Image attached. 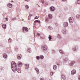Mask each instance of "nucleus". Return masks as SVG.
<instances>
[{
  "instance_id": "nucleus-1",
  "label": "nucleus",
  "mask_w": 80,
  "mask_h": 80,
  "mask_svg": "<svg viewBox=\"0 0 80 80\" xmlns=\"http://www.w3.org/2000/svg\"><path fill=\"white\" fill-rule=\"evenodd\" d=\"M17 63H16L15 62L12 61L11 63V68L12 70L13 71H14V72L15 71V68H16L17 67Z\"/></svg>"
},
{
  "instance_id": "nucleus-2",
  "label": "nucleus",
  "mask_w": 80,
  "mask_h": 80,
  "mask_svg": "<svg viewBox=\"0 0 80 80\" xmlns=\"http://www.w3.org/2000/svg\"><path fill=\"white\" fill-rule=\"evenodd\" d=\"M53 18V16L52 14H49L48 15V18H45V22L47 23H48L49 21L50 20H52V18Z\"/></svg>"
},
{
  "instance_id": "nucleus-3",
  "label": "nucleus",
  "mask_w": 80,
  "mask_h": 80,
  "mask_svg": "<svg viewBox=\"0 0 80 80\" xmlns=\"http://www.w3.org/2000/svg\"><path fill=\"white\" fill-rule=\"evenodd\" d=\"M14 71H13V72L14 73H15L16 72H18V73H21V72H22V70H21V68H20V67H17L16 68H15V69H14Z\"/></svg>"
},
{
  "instance_id": "nucleus-4",
  "label": "nucleus",
  "mask_w": 80,
  "mask_h": 80,
  "mask_svg": "<svg viewBox=\"0 0 80 80\" xmlns=\"http://www.w3.org/2000/svg\"><path fill=\"white\" fill-rule=\"evenodd\" d=\"M68 20L69 23H73V22H74V21L75 20V19L72 17L69 18Z\"/></svg>"
},
{
  "instance_id": "nucleus-5",
  "label": "nucleus",
  "mask_w": 80,
  "mask_h": 80,
  "mask_svg": "<svg viewBox=\"0 0 80 80\" xmlns=\"http://www.w3.org/2000/svg\"><path fill=\"white\" fill-rule=\"evenodd\" d=\"M48 48H47V46L46 45H43L42 47V50L43 51V52H45L47 50V49Z\"/></svg>"
},
{
  "instance_id": "nucleus-6",
  "label": "nucleus",
  "mask_w": 80,
  "mask_h": 80,
  "mask_svg": "<svg viewBox=\"0 0 80 80\" xmlns=\"http://www.w3.org/2000/svg\"><path fill=\"white\" fill-rule=\"evenodd\" d=\"M23 32L24 33L28 32V28L27 27H23L22 28Z\"/></svg>"
},
{
  "instance_id": "nucleus-7",
  "label": "nucleus",
  "mask_w": 80,
  "mask_h": 80,
  "mask_svg": "<svg viewBox=\"0 0 80 80\" xmlns=\"http://www.w3.org/2000/svg\"><path fill=\"white\" fill-rule=\"evenodd\" d=\"M50 10L51 12H54L55 10V7L53 6L51 7L50 8Z\"/></svg>"
},
{
  "instance_id": "nucleus-8",
  "label": "nucleus",
  "mask_w": 80,
  "mask_h": 80,
  "mask_svg": "<svg viewBox=\"0 0 80 80\" xmlns=\"http://www.w3.org/2000/svg\"><path fill=\"white\" fill-rule=\"evenodd\" d=\"M75 63V61H71L69 63V65L70 66H73L74 64Z\"/></svg>"
},
{
  "instance_id": "nucleus-9",
  "label": "nucleus",
  "mask_w": 80,
  "mask_h": 80,
  "mask_svg": "<svg viewBox=\"0 0 80 80\" xmlns=\"http://www.w3.org/2000/svg\"><path fill=\"white\" fill-rule=\"evenodd\" d=\"M68 22H65L63 23V26L64 27H65V28H66V27H68Z\"/></svg>"
},
{
  "instance_id": "nucleus-10",
  "label": "nucleus",
  "mask_w": 80,
  "mask_h": 80,
  "mask_svg": "<svg viewBox=\"0 0 80 80\" xmlns=\"http://www.w3.org/2000/svg\"><path fill=\"white\" fill-rule=\"evenodd\" d=\"M76 73V71L75 69H73L72 71L71 72V75H74V74H75Z\"/></svg>"
},
{
  "instance_id": "nucleus-11",
  "label": "nucleus",
  "mask_w": 80,
  "mask_h": 80,
  "mask_svg": "<svg viewBox=\"0 0 80 80\" xmlns=\"http://www.w3.org/2000/svg\"><path fill=\"white\" fill-rule=\"evenodd\" d=\"M21 57H22V55L20 54H18L17 55V58L18 60H20Z\"/></svg>"
},
{
  "instance_id": "nucleus-12",
  "label": "nucleus",
  "mask_w": 80,
  "mask_h": 80,
  "mask_svg": "<svg viewBox=\"0 0 80 80\" xmlns=\"http://www.w3.org/2000/svg\"><path fill=\"white\" fill-rule=\"evenodd\" d=\"M25 69H28L29 68V64H25Z\"/></svg>"
},
{
  "instance_id": "nucleus-13",
  "label": "nucleus",
  "mask_w": 80,
  "mask_h": 80,
  "mask_svg": "<svg viewBox=\"0 0 80 80\" xmlns=\"http://www.w3.org/2000/svg\"><path fill=\"white\" fill-rule=\"evenodd\" d=\"M59 52H60V53H61L62 55H63V54H65V52H63V50H59Z\"/></svg>"
},
{
  "instance_id": "nucleus-14",
  "label": "nucleus",
  "mask_w": 80,
  "mask_h": 80,
  "mask_svg": "<svg viewBox=\"0 0 80 80\" xmlns=\"http://www.w3.org/2000/svg\"><path fill=\"white\" fill-rule=\"evenodd\" d=\"M3 55L4 58L7 59V54L4 53L3 54Z\"/></svg>"
},
{
  "instance_id": "nucleus-15",
  "label": "nucleus",
  "mask_w": 80,
  "mask_h": 80,
  "mask_svg": "<svg viewBox=\"0 0 80 80\" xmlns=\"http://www.w3.org/2000/svg\"><path fill=\"white\" fill-rule=\"evenodd\" d=\"M2 27L4 29H6V28H7V25H6V24H3Z\"/></svg>"
},
{
  "instance_id": "nucleus-16",
  "label": "nucleus",
  "mask_w": 80,
  "mask_h": 80,
  "mask_svg": "<svg viewBox=\"0 0 80 80\" xmlns=\"http://www.w3.org/2000/svg\"><path fill=\"white\" fill-rule=\"evenodd\" d=\"M35 70H36V72H37V73H38H38H39V70L37 68V67H35Z\"/></svg>"
},
{
  "instance_id": "nucleus-17",
  "label": "nucleus",
  "mask_w": 80,
  "mask_h": 80,
  "mask_svg": "<svg viewBox=\"0 0 80 80\" xmlns=\"http://www.w3.org/2000/svg\"><path fill=\"white\" fill-rule=\"evenodd\" d=\"M62 77L63 80H65L66 78L65 77V75L64 74H62Z\"/></svg>"
},
{
  "instance_id": "nucleus-18",
  "label": "nucleus",
  "mask_w": 80,
  "mask_h": 80,
  "mask_svg": "<svg viewBox=\"0 0 80 80\" xmlns=\"http://www.w3.org/2000/svg\"><path fill=\"white\" fill-rule=\"evenodd\" d=\"M8 6L9 7V8H12V4L11 3H8Z\"/></svg>"
},
{
  "instance_id": "nucleus-19",
  "label": "nucleus",
  "mask_w": 80,
  "mask_h": 80,
  "mask_svg": "<svg viewBox=\"0 0 80 80\" xmlns=\"http://www.w3.org/2000/svg\"><path fill=\"white\" fill-rule=\"evenodd\" d=\"M57 67L56 65H53V68L54 70H57Z\"/></svg>"
},
{
  "instance_id": "nucleus-20",
  "label": "nucleus",
  "mask_w": 80,
  "mask_h": 80,
  "mask_svg": "<svg viewBox=\"0 0 80 80\" xmlns=\"http://www.w3.org/2000/svg\"><path fill=\"white\" fill-rule=\"evenodd\" d=\"M27 51H28V52H29V53H30L31 52H32V50H31V48H28Z\"/></svg>"
},
{
  "instance_id": "nucleus-21",
  "label": "nucleus",
  "mask_w": 80,
  "mask_h": 80,
  "mask_svg": "<svg viewBox=\"0 0 80 80\" xmlns=\"http://www.w3.org/2000/svg\"><path fill=\"white\" fill-rule=\"evenodd\" d=\"M40 58L41 59H43V58H44V56H43L42 55H40Z\"/></svg>"
},
{
  "instance_id": "nucleus-22",
  "label": "nucleus",
  "mask_w": 80,
  "mask_h": 80,
  "mask_svg": "<svg viewBox=\"0 0 80 80\" xmlns=\"http://www.w3.org/2000/svg\"><path fill=\"white\" fill-rule=\"evenodd\" d=\"M12 39L11 38H9L8 39V42L9 43H11L12 42Z\"/></svg>"
},
{
  "instance_id": "nucleus-23",
  "label": "nucleus",
  "mask_w": 80,
  "mask_h": 80,
  "mask_svg": "<svg viewBox=\"0 0 80 80\" xmlns=\"http://www.w3.org/2000/svg\"><path fill=\"white\" fill-rule=\"evenodd\" d=\"M57 63L58 65H60L61 64V62L60 61H58L57 62Z\"/></svg>"
},
{
  "instance_id": "nucleus-24",
  "label": "nucleus",
  "mask_w": 80,
  "mask_h": 80,
  "mask_svg": "<svg viewBox=\"0 0 80 80\" xmlns=\"http://www.w3.org/2000/svg\"><path fill=\"white\" fill-rule=\"evenodd\" d=\"M22 62H19L18 63V65H19V66H22Z\"/></svg>"
},
{
  "instance_id": "nucleus-25",
  "label": "nucleus",
  "mask_w": 80,
  "mask_h": 80,
  "mask_svg": "<svg viewBox=\"0 0 80 80\" xmlns=\"http://www.w3.org/2000/svg\"><path fill=\"white\" fill-rule=\"evenodd\" d=\"M57 37L58 38H59V39H60V38H62V37H61V36H60V34L58 35Z\"/></svg>"
},
{
  "instance_id": "nucleus-26",
  "label": "nucleus",
  "mask_w": 80,
  "mask_h": 80,
  "mask_svg": "<svg viewBox=\"0 0 80 80\" xmlns=\"http://www.w3.org/2000/svg\"><path fill=\"white\" fill-rule=\"evenodd\" d=\"M76 17L77 18H78V19H80V15L78 14L76 15Z\"/></svg>"
},
{
  "instance_id": "nucleus-27",
  "label": "nucleus",
  "mask_w": 80,
  "mask_h": 80,
  "mask_svg": "<svg viewBox=\"0 0 80 80\" xmlns=\"http://www.w3.org/2000/svg\"><path fill=\"white\" fill-rule=\"evenodd\" d=\"M40 21L38 20H35L34 21V23H40Z\"/></svg>"
},
{
  "instance_id": "nucleus-28",
  "label": "nucleus",
  "mask_w": 80,
  "mask_h": 80,
  "mask_svg": "<svg viewBox=\"0 0 80 80\" xmlns=\"http://www.w3.org/2000/svg\"><path fill=\"white\" fill-rule=\"evenodd\" d=\"M25 7L26 8V9H29V7L28 6V5H26Z\"/></svg>"
},
{
  "instance_id": "nucleus-29",
  "label": "nucleus",
  "mask_w": 80,
  "mask_h": 80,
  "mask_svg": "<svg viewBox=\"0 0 80 80\" xmlns=\"http://www.w3.org/2000/svg\"><path fill=\"white\" fill-rule=\"evenodd\" d=\"M36 58L38 60H40V57H39L38 56H37Z\"/></svg>"
},
{
  "instance_id": "nucleus-30",
  "label": "nucleus",
  "mask_w": 80,
  "mask_h": 80,
  "mask_svg": "<svg viewBox=\"0 0 80 80\" xmlns=\"http://www.w3.org/2000/svg\"><path fill=\"white\" fill-rule=\"evenodd\" d=\"M48 28L50 30H52L53 29V28H52V26H49L48 27Z\"/></svg>"
},
{
  "instance_id": "nucleus-31",
  "label": "nucleus",
  "mask_w": 80,
  "mask_h": 80,
  "mask_svg": "<svg viewBox=\"0 0 80 80\" xmlns=\"http://www.w3.org/2000/svg\"><path fill=\"white\" fill-rule=\"evenodd\" d=\"M49 40H52V36L49 35L48 37Z\"/></svg>"
},
{
  "instance_id": "nucleus-32",
  "label": "nucleus",
  "mask_w": 80,
  "mask_h": 80,
  "mask_svg": "<svg viewBox=\"0 0 80 80\" xmlns=\"http://www.w3.org/2000/svg\"><path fill=\"white\" fill-rule=\"evenodd\" d=\"M62 33L63 34H66V31H65V30H63Z\"/></svg>"
},
{
  "instance_id": "nucleus-33",
  "label": "nucleus",
  "mask_w": 80,
  "mask_h": 80,
  "mask_svg": "<svg viewBox=\"0 0 80 80\" xmlns=\"http://www.w3.org/2000/svg\"><path fill=\"white\" fill-rule=\"evenodd\" d=\"M41 3H42V4H43V3H44V0H41Z\"/></svg>"
},
{
  "instance_id": "nucleus-34",
  "label": "nucleus",
  "mask_w": 80,
  "mask_h": 80,
  "mask_svg": "<svg viewBox=\"0 0 80 80\" xmlns=\"http://www.w3.org/2000/svg\"><path fill=\"white\" fill-rule=\"evenodd\" d=\"M77 3L78 4V5H80V1L79 0H78L77 1Z\"/></svg>"
},
{
  "instance_id": "nucleus-35",
  "label": "nucleus",
  "mask_w": 80,
  "mask_h": 80,
  "mask_svg": "<svg viewBox=\"0 0 80 80\" xmlns=\"http://www.w3.org/2000/svg\"><path fill=\"white\" fill-rule=\"evenodd\" d=\"M72 49L73 50V51H75V50H76V48H75V47H73Z\"/></svg>"
},
{
  "instance_id": "nucleus-36",
  "label": "nucleus",
  "mask_w": 80,
  "mask_h": 80,
  "mask_svg": "<svg viewBox=\"0 0 80 80\" xmlns=\"http://www.w3.org/2000/svg\"><path fill=\"white\" fill-rule=\"evenodd\" d=\"M38 18H39L38 16H37L35 17V19H38Z\"/></svg>"
},
{
  "instance_id": "nucleus-37",
  "label": "nucleus",
  "mask_w": 80,
  "mask_h": 80,
  "mask_svg": "<svg viewBox=\"0 0 80 80\" xmlns=\"http://www.w3.org/2000/svg\"><path fill=\"white\" fill-rule=\"evenodd\" d=\"M37 35L38 36V37H39V36H40V34L39 33H38Z\"/></svg>"
},
{
  "instance_id": "nucleus-38",
  "label": "nucleus",
  "mask_w": 80,
  "mask_h": 80,
  "mask_svg": "<svg viewBox=\"0 0 80 80\" xmlns=\"http://www.w3.org/2000/svg\"><path fill=\"white\" fill-rule=\"evenodd\" d=\"M1 70H4V68H1Z\"/></svg>"
},
{
  "instance_id": "nucleus-39",
  "label": "nucleus",
  "mask_w": 80,
  "mask_h": 80,
  "mask_svg": "<svg viewBox=\"0 0 80 80\" xmlns=\"http://www.w3.org/2000/svg\"><path fill=\"white\" fill-rule=\"evenodd\" d=\"M32 79L33 80H36V78L35 77H33L32 78Z\"/></svg>"
},
{
  "instance_id": "nucleus-40",
  "label": "nucleus",
  "mask_w": 80,
  "mask_h": 80,
  "mask_svg": "<svg viewBox=\"0 0 80 80\" xmlns=\"http://www.w3.org/2000/svg\"><path fill=\"white\" fill-rule=\"evenodd\" d=\"M31 17V16H28V20H30V18Z\"/></svg>"
},
{
  "instance_id": "nucleus-41",
  "label": "nucleus",
  "mask_w": 80,
  "mask_h": 80,
  "mask_svg": "<svg viewBox=\"0 0 80 80\" xmlns=\"http://www.w3.org/2000/svg\"><path fill=\"white\" fill-rule=\"evenodd\" d=\"M5 19L6 20V21H8V18H6Z\"/></svg>"
},
{
  "instance_id": "nucleus-42",
  "label": "nucleus",
  "mask_w": 80,
  "mask_h": 80,
  "mask_svg": "<svg viewBox=\"0 0 80 80\" xmlns=\"http://www.w3.org/2000/svg\"><path fill=\"white\" fill-rule=\"evenodd\" d=\"M40 80H45L44 78H41L40 79Z\"/></svg>"
},
{
  "instance_id": "nucleus-43",
  "label": "nucleus",
  "mask_w": 80,
  "mask_h": 80,
  "mask_svg": "<svg viewBox=\"0 0 80 80\" xmlns=\"http://www.w3.org/2000/svg\"><path fill=\"white\" fill-rule=\"evenodd\" d=\"M52 53H55V50H52Z\"/></svg>"
},
{
  "instance_id": "nucleus-44",
  "label": "nucleus",
  "mask_w": 80,
  "mask_h": 80,
  "mask_svg": "<svg viewBox=\"0 0 80 80\" xmlns=\"http://www.w3.org/2000/svg\"><path fill=\"white\" fill-rule=\"evenodd\" d=\"M78 79L80 80V75L78 76Z\"/></svg>"
},
{
  "instance_id": "nucleus-45",
  "label": "nucleus",
  "mask_w": 80,
  "mask_h": 80,
  "mask_svg": "<svg viewBox=\"0 0 80 80\" xmlns=\"http://www.w3.org/2000/svg\"><path fill=\"white\" fill-rule=\"evenodd\" d=\"M51 75H52L53 74V72H51Z\"/></svg>"
},
{
  "instance_id": "nucleus-46",
  "label": "nucleus",
  "mask_w": 80,
  "mask_h": 80,
  "mask_svg": "<svg viewBox=\"0 0 80 80\" xmlns=\"http://www.w3.org/2000/svg\"><path fill=\"white\" fill-rule=\"evenodd\" d=\"M65 59H66V62H67V61H68V58H65Z\"/></svg>"
},
{
  "instance_id": "nucleus-47",
  "label": "nucleus",
  "mask_w": 80,
  "mask_h": 80,
  "mask_svg": "<svg viewBox=\"0 0 80 80\" xmlns=\"http://www.w3.org/2000/svg\"><path fill=\"white\" fill-rule=\"evenodd\" d=\"M62 2H65L66 1V0H62Z\"/></svg>"
},
{
  "instance_id": "nucleus-48",
  "label": "nucleus",
  "mask_w": 80,
  "mask_h": 80,
  "mask_svg": "<svg viewBox=\"0 0 80 80\" xmlns=\"http://www.w3.org/2000/svg\"><path fill=\"white\" fill-rule=\"evenodd\" d=\"M64 61L65 62H66V59H64Z\"/></svg>"
},
{
  "instance_id": "nucleus-49",
  "label": "nucleus",
  "mask_w": 80,
  "mask_h": 80,
  "mask_svg": "<svg viewBox=\"0 0 80 80\" xmlns=\"http://www.w3.org/2000/svg\"><path fill=\"white\" fill-rule=\"evenodd\" d=\"M41 38H42V39H44V38H42V37H40Z\"/></svg>"
},
{
  "instance_id": "nucleus-50",
  "label": "nucleus",
  "mask_w": 80,
  "mask_h": 80,
  "mask_svg": "<svg viewBox=\"0 0 80 80\" xmlns=\"http://www.w3.org/2000/svg\"><path fill=\"white\" fill-rule=\"evenodd\" d=\"M26 2H28V0H25Z\"/></svg>"
},
{
  "instance_id": "nucleus-51",
  "label": "nucleus",
  "mask_w": 80,
  "mask_h": 80,
  "mask_svg": "<svg viewBox=\"0 0 80 80\" xmlns=\"http://www.w3.org/2000/svg\"><path fill=\"white\" fill-rule=\"evenodd\" d=\"M12 2H13V1H11Z\"/></svg>"
},
{
  "instance_id": "nucleus-52",
  "label": "nucleus",
  "mask_w": 80,
  "mask_h": 80,
  "mask_svg": "<svg viewBox=\"0 0 80 80\" xmlns=\"http://www.w3.org/2000/svg\"><path fill=\"white\" fill-rule=\"evenodd\" d=\"M51 1H54V0H51Z\"/></svg>"
},
{
  "instance_id": "nucleus-53",
  "label": "nucleus",
  "mask_w": 80,
  "mask_h": 80,
  "mask_svg": "<svg viewBox=\"0 0 80 80\" xmlns=\"http://www.w3.org/2000/svg\"><path fill=\"white\" fill-rule=\"evenodd\" d=\"M57 23H55V25H57Z\"/></svg>"
},
{
  "instance_id": "nucleus-54",
  "label": "nucleus",
  "mask_w": 80,
  "mask_h": 80,
  "mask_svg": "<svg viewBox=\"0 0 80 80\" xmlns=\"http://www.w3.org/2000/svg\"><path fill=\"white\" fill-rule=\"evenodd\" d=\"M49 80H50V79H49Z\"/></svg>"
}]
</instances>
